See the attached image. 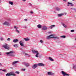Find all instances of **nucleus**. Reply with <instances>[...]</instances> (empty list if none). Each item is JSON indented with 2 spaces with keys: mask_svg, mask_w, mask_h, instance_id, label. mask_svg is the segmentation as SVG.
I'll return each mask as SVG.
<instances>
[{
  "mask_svg": "<svg viewBox=\"0 0 76 76\" xmlns=\"http://www.w3.org/2000/svg\"><path fill=\"white\" fill-rule=\"evenodd\" d=\"M15 73H16V74L19 75V73H20V72H19V71H16L15 72Z\"/></svg>",
  "mask_w": 76,
  "mask_h": 76,
  "instance_id": "obj_25",
  "label": "nucleus"
},
{
  "mask_svg": "<svg viewBox=\"0 0 76 76\" xmlns=\"http://www.w3.org/2000/svg\"><path fill=\"white\" fill-rule=\"evenodd\" d=\"M10 68L11 69H13V67H11Z\"/></svg>",
  "mask_w": 76,
  "mask_h": 76,
  "instance_id": "obj_49",
  "label": "nucleus"
},
{
  "mask_svg": "<svg viewBox=\"0 0 76 76\" xmlns=\"http://www.w3.org/2000/svg\"><path fill=\"white\" fill-rule=\"evenodd\" d=\"M19 61H14L12 62V65L14 67H16V64L18 63Z\"/></svg>",
  "mask_w": 76,
  "mask_h": 76,
  "instance_id": "obj_8",
  "label": "nucleus"
},
{
  "mask_svg": "<svg viewBox=\"0 0 76 76\" xmlns=\"http://www.w3.org/2000/svg\"><path fill=\"white\" fill-rule=\"evenodd\" d=\"M49 59L50 60V61H54V59L52 58H51V57H49Z\"/></svg>",
  "mask_w": 76,
  "mask_h": 76,
  "instance_id": "obj_20",
  "label": "nucleus"
},
{
  "mask_svg": "<svg viewBox=\"0 0 76 76\" xmlns=\"http://www.w3.org/2000/svg\"><path fill=\"white\" fill-rule=\"evenodd\" d=\"M56 26L55 25H52V26H50V27H49V28L50 29H53V28H54Z\"/></svg>",
  "mask_w": 76,
  "mask_h": 76,
  "instance_id": "obj_13",
  "label": "nucleus"
},
{
  "mask_svg": "<svg viewBox=\"0 0 76 76\" xmlns=\"http://www.w3.org/2000/svg\"><path fill=\"white\" fill-rule=\"evenodd\" d=\"M2 71H3L4 72H5V73H6L7 72V70H6V69H3Z\"/></svg>",
  "mask_w": 76,
  "mask_h": 76,
  "instance_id": "obj_26",
  "label": "nucleus"
},
{
  "mask_svg": "<svg viewBox=\"0 0 76 76\" xmlns=\"http://www.w3.org/2000/svg\"><path fill=\"white\" fill-rule=\"evenodd\" d=\"M13 46L14 47H15V48H17V47H18V45L16 44L14 45Z\"/></svg>",
  "mask_w": 76,
  "mask_h": 76,
  "instance_id": "obj_27",
  "label": "nucleus"
},
{
  "mask_svg": "<svg viewBox=\"0 0 76 76\" xmlns=\"http://www.w3.org/2000/svg\"><path fill=\"white\" fill-rule=\"evenodd\" d=\"M3 47L5 49H6V50H9V46L7 44L3 45Z\"/></svg>",
  "mask_w": 76,
  "mask_h": 76,
  "instance_id": "obj_6",
  "label": "nucleus"
},
{
  "mask_svg": "<svg viewBox=\"0 0 76 76\" xmlns=\"http://www.w3.org/2000/svg\"><path fill=\"white\" fill-rule=\"evenodd\" d=\"M4 40V39H3V38L1 37L0 38V40L1 41H3Z\"/></svg>",
  "mask_w": 76,
  "mask_h": 76,
  "instance_id": "obj_31",
  "label": "nucleus"
},
{
  "mask_svg": "<svg viewBox=\"0 0 76 76\" xmlns=\"http://www.w3.org/2000/svg\"><path fill=\"white\" fill-rule=\"evenodd\" d=\"M3 25H7V26H10V23L7 21H5L3 23Z\"/></svg>",
  "mask_w": 76,
  "mask_h": 76,
  "instance_id": "obj_9",
  "label": "nucleus"
},
{
  "mask_svg": "<svg viewBox=\"0 0 76 76\" xmlns=\"http://www.w3.org/2000/svg\"><path fill=\"white\" fill-rule=\"evenodd\" d=\"M53 36V34H51L50 36H48L47 37V39L55 38V39H59V37H54Z\"/></svg>",
  "mask_w": 76,
  "mask_h": 76,
  "instance_id": "obj_4",
  "label": "nucleus"
},
{
  "mask_svg": "<svg viewBox=\"0 0 76 76\" xmlns=\"http://www.w3.org/2000/svg\"><path fill=\"white\" fill-rule=\"evenodd\" d=\"M32 52L34 54L36 53L35 56L36 57H37V58L39 57V58H41V57L42 56V54H40L39 52H38V51H36L35 50H32Z\"/></svg>",
  "mask_w": 76,
  "mask_h": 76,
  "instance_id": "obj_1",
  "label": "nucleus"
},
{
  "mask_svg": "<svg viewBox=\"0 0 76 76\" xmlns=\"http://www.w3.org/2000/svg\"><path fill=\"white\" fill-rule=\"evenodd\" d=\"M6 76H16V75L14 73V72H11L10 73H7L6 75Z\"/></svg>",
  "mask_w": 76,
  "mask_h": 76,
  "instance_id": "obj_5",
  "label": "nucleus"
},
{
  "mask_svg": "<svg viewBox=\"0 0 76 76\" xmlns=\"http://www.w3.org/2000/svg\"><path fill=\"white\" fill-rule=\"evenodd\" d=\"M19 44L21 46H23V47H24V45L23 44V43H22V41H20L19 42Z\"/></svg>",
  "mask_w": 76,
  "mask_h": 76,
  "instance_id": "obj_14",
  "label": "nucleus"
},
{
  "mask_svg": "<svg viewBox=\"0 0 76 76\" xmlns=\"http://www.w3.org/2000/svg\"><path fill=\"white\" fill-rule=\"evenodd\" d=\"M2 66V64H1L0 63V66Z\"/></svg>",
  "mask_w": 76,
  "mask_h": 76,
  "instance_id": "obj_41",
  "label": "nucleus"
},
{
  "mask_svg": "<svg viewBox=\"0 0 76 76\" xmlns=\"http://www.w3.org/2000/svg\"><path fill=\"white\" fill-rule=\"evenodd\" d=\"M26 0H23V1H26Z\"/></svg>",
  "mask_w": 76,
  "mask_h": 76,
  "instance_id": "obj_43",
  "label": "nucleus"
},
{
  "mask_svg": "<svg viewBox=\"0 0 76 76\" xmlns=\"http://www.w3.org/2000/svg\"><path fill=\"white\" fill-rule=\"evenodd\" d=\"M61 73L62 74V75L63 76H69V74L66 73V72L63 71H61Z\"/></svg>",
  "mask_w": 76,
  "mask_h": 76,
  "instance_id": "obj_7",
  "label": "nucleus"
},
{
  "mask_svg": "<svg viewBox=\"0 0 76 76\" xmlns=\"http://www.w3.org/2000/svg\"><path fill=\"white\" fill-rule=\"evenodd\" d=\"M25 54L26 56H28V57H30V56L28 54V53H25Z\"/></svg>",
  "mask_w": 76,
  "mask_h": 76,
  "instance_id": "obj_29",
  "label": "nucleus"
},
{
  "mask_svg": "<svg viewBox=\"0 0 76 76\" xmlns=\"http://www.w3.org/2000/svg\"><path fill=\"white\" fill-rule=\"evenodd\" d=\"M30 13H31V14H33V12H32V11H31L30 12Z\"/></svg>",
  "mask_w": 76,
  "mask_h": 76,
  "instance_id": "obj_42",
  "label": "nucleus"
},
{
  "mask_svg": "<svg viewBox=\"0 0 76 76\" xmlns=\"http://www.w3.org/2000/svg\"><path fill=\"white\" fill-rule=\"evenodd\" d=\"M24 20H25V21H27V20H28L27 19H25Z\"/></svg>",
  "mask_w": 76,
  "mask_h": 76,
  "instance_id": "obj_39",
  "label": "nucleus"
},
{
  "mask_svg": "<svg viewBox=\"0 0 76 76\" xmlns=\"http://www.w3.org/2000/svg\"><path fill=\"white\" fill-rule=\"evenodd\" d=\"M64 14H65V15H66V14H67V13H66V12H65L64 13Z\"/></svg>",
  "mask_w": 76,
  "mask_h": 76,
  "instance_id": "obj_45",
  "label": "nucleus"
},
{
  "mask_svg": "<svg viewBox=\"0 0 76 76\" xmlns=\"http://www.w3.org/2000/svg\"><path fill=\"white\" fill-rule=\"evenodd\" d=\"M74 30H72L71 31V32H74Z\"/></svg>",
  "mask_w": 76,
  "mask_h": 76,
  "instance_id": "obj_35",
  "label": "nucleus"
},
{
  "mask_svg": "<svg viewBox=\"0 0 76 76\" xmlns=\"http://www.w3.org/2000/svg\"><path fill=\"white\" fill-rule=\"evenodd\" d=\"M13 53H14V51H10L9 52H6L4 53L5 54H7V56H10L11 57H15V55L13 54Z\"/></svg>",
  "mask_w": 76,
  "mask_h": 76,
  "instance_id": "obj_3",
  "label": "nucleus"
},
{
  "mask_svg": "<svg viewBox=\"0 0 76 76\" xmlns=\"http://www.w3.org/2000/svg\"><path fill=\"white\" fill-rule=\"evenodd\" d=\"M62 25L63 26H64V28H66V27H67L66 25H65L64 23H62Z\"/></svg>",
  "mask_w": 76,
  "mask_h": 76,
  "instance_id": "obj_22",
  "label": "nucleus"
},
{
  "mask_svg": "<svg viewBox=\"0 0 76 76\" xmlns=\"http://www.w3.org/2000/svg\"><path fill=\"white\" fill-rule=\"evenodd\" d=\"M48 75H54V73H53L51 72H48Z\"/></svg>",
  "mask_w": 76,
  "mask_h": 76,
  "instance_id": "obj_10",
  "label": "nucleus"
},
{
  "mask_svg": "<svg viewBox=\"0 0 76 76\" xmlns=\"http://www.w3.org/2000/svg\"><path fill=\"white\" fill-rule=\"evenodd\" d=\"M2 70V69H0V70Z\"/></svg>",
  "mask_w": 76,
  "mask_h": 76,
  "instance_id": "obj_47",
  "label": "nucleus"
},
{
  "mask_svg": "<svg viewBox=\"0 0 76 76\" xmlns=\"http://www.w3.org/2000/svg\"><path fill=\"white\" fill-rule=\"evenodd\" d=\"M47 29V27L46 26H43L42 27V30L46 31Z\"/></svg>",
  "mask_w": 76,
  "mask_h": 76,
  "instance_id": "obj_12",
  "label": "nucleus"
},
{
  "mask_svg": "<svg viewBox=\"0 0 76 76\" xmlns=\"http://www.w3.org/2000/svg\"><path fill=\"white\" fill-rule=\"evenodd\" d=\"M40 42L41 43H43V41L42 40H40Z\"/></svg>",
  "mask_w": 76,
  "mask_h": 76,
  "instance_id": "obj_33",
  "label": "nucleus"
},
{
  "mask_svg": "<svg viewBox=\"0 0 76 76\" xmlns=\"http://www.w3.org/2000/svg\"><path fill=\"white\" fill-rule=\"evenodd\" d=\"M56 10L57 11H60V8L58 7H56Z\"/></svg>",
  "mask_w": 76,
  "mask_h": 76,
  "instance_id": "obj_21",
  "label": "nucleus"
},
{
  "mask_svg": "<svg viewBox=\"0 0 76 76\" xmlns=\"http://www.w3.org/2000/svg\"><path fill=\"white\" fill-rule=\"evenodd\" d=\"M73 69H76V65H73Z\"/></svg>",
  "mask_w": 76,
  "mask_h": 76,
  "instance_id": "obj_30",
  "label": "nucleus"
},
{
  "mask_svg": "<svg viewBox=\"0 0 76 76\" xmlns=\"http://www.w3.org/2000/svg\"><path fill=\"white\" fill-rule=\"evenodd\" d=\"M22 71H25V69H22Z\"/></svg>",
  "mask_w": 76,
  "mask_h": 76,
  "instance_id": "obj_36",
  "label": "nucleus"
},
{
  "mask_svg": "<svg viewBox=\"0 0 76 76\" xmlns=\"http://www.w3.org/2000/svg\"><path fill=\"white\" fill-rule=\"evenodd\" d=\"M71 9H72V10H73V9H74V8H71Z\"/></svg>",
  "mask_w": 76,
  "mask_h": 76,
  "instance_id": "obj_44",
  "label": "nucleus"
},
{
  "mask_svg": "<svg viewBox=\"0 0 76 76\" xmlns=\"http://www.w3.org/2000/svg\"><path fill=\"white\" fill-rule=\"evenodd\" d=\"M63 1H64L66 2V1H67V0H63Z\"/></svg>",
  "mask_w": 76,
  "mask_h": 76,
  "instance_id": "obj_40",
  "label": "nucleus"
},
{
  "mask_svg": "<svg viewBox=\"0 0 76 76\" xmlns=\"http://www.w3.org/2000/svg\"><path fill=\"white\" fill-rule=\"evenodd\" d=\"M38 66H45V65L41 63H39L38 64H35L34 65H32V68L33 69H35Z\"/></svg>",
  "mask_w": 76,
  "mask_h": 76,
  "instance_id": "obj_2",
  "label": "nucleus"
},
{
  "mask_svg": "<svg viewBox=\"0 0 76 76\" xmlns=\"http://www.w3.org/2000/svg\"><path fill=\"white\" fill-rule=\"evenodd\" d=\"M0 55H1V53H0Z\"/></svg>",
  "mask_w": 76,
  "mask_h": 76,
  "instance_id": "obj_50",
  "label": "nucleus"
},
{
  "mask_svg": "<svg viewBox=\"0 0 76 76\" xmlns=\"http://www.w3.org/2000/svg\"><path fill=\"white\" fill-rule=\"evenodd\" d=\"M68 4H70L71 6H74V4H73L72 3H71L69 2H68Z\"/></svg>",
  "mask_w": 76,
  "mask_h": 76,
  "instance_id": "obj_18",
  "label": "nucleus"
},
{
  "mask_svg": "<svg viewBox=\"0 0 76 76\" xmlns=\"http://www.w3.org/2000/svg\"><path fill=\"white\" fill-rule=\"evenodd\" d=\"M72 0V1H75V0Z\"/></svg>",
  "mask_w": 76,
  "mask_h": 76,
  "instance_id": "obj_51",
  "label": "nucleus"
},
{
  "mask_svg": "<svg viewBox=\"0 0 76 76\" xmlns=\"http://www.w3.org/2000/svg\"><path fill=\"white\" fill-rule=\"evenodd\" d=\"M75 71H76V70H75Z\"/></svg>",
  "mask_w": 76,
  "mask_h": 76,
  "instance_id": "obj_52",
  "label": "nucleus"
},
{
  "mask_svg": "<svg viewBox=\"0 0 76 76\" xmlns=\"http://www.w3.org/2000/svg\"><path fill=\"white\" fill-rule=\"evenodd\" d=\"M14 28L15 29H17L19 28H18V27H16V26H15L14 27Z\"/></svg>",
  "mask_w": 76,
  "mask_h": 76,
  "instance_id": "obj_28",
  "label": "nucleus"
},
{
  "mask_svg": "<svg viewBox=\"0 0 76 76\" xmlns=\"http://www.w3.org/2000/svg\"><path fill=\"white\" fill-rule=\"evenodd\" d=\"M9 21H10V19H9Z\"/></svg>",
  "mask_w": 76,
  "mask_h": 76,
  "instance_id": "obj_48",
  "label": "nucleus"
},
{
  "mask_svg": "<svg viewBox=\"0 0 76 76\" xmlns=\"http://www.w3.org/2000/svg\"><path fill=\"white\" fill-rule=\"evenodd\" d=\"M7 41H10V38H8L7 39Z\"/></svg>",
  "mask_w": 76,
  "mask_h": 76,
  "instance_id": "obj_34",
  "label": "nucleus"
},
{
  "mask_svg": "<svg viewBox=\"0 0 76 76\" xmlns=\"http://www.w3.org/2000/svg\"><path fill=\"white\" fill-rule=\"evenodd\" d=\"M74 10H75V12H76V8H74V9H73Z\"/></svg>",
  "mask_w": 76,
  "mask_h": 76,
  "instance_id": "obj_37",
  "label": "nucleus"
},
{
  "mask_svg": "<svg viewBox=\"0 0 76 76\" xmlns=\"http://www.w3.org/2000/svg\"><path fill=\"white\" fill-rule=\"evenodd\" d=\"M67 6H69V4L67 5Z\"/></svg>",
  "mask_w": 76,
  "mask_h": 76,
  "instance_id": "obj_46",
  "label": "nucleus"
},
{
  "mask_svg": "<svg viewBox=\"0 0 76 76\" xmlns=\"http://www.w3.org/2000/svg\"><path fill=\"white\" fill-rule=\"evenodd\" d=\"M15 31H16V32H17L18 33H19V30H18L17 29H16L15 30Z\"/></svg>",
  "mask_w": 76,
  "mask_h": 76,
  "instance_id": "obj_32",
  "label": "nucleus"
},
{
  "mask_svg": "<svg viewBox=\"0 0 76 76\" xmlns=\"http://www.w3.org/2000/svg\"><path fill=\"white\" fill-rule=\"evenodd\" d=\"M9 3L10 4H11V5H13V2H12V1H9Z\"/></svg>",
  "mask_w": 76,
  "mask_h": 76,
  "instance_id": "obj_23",
  "label": "nucleus"
},
{
  "mask_svg": "<svg viewBox=\"0 0 76 76\" xmlns=\"http://www.w3.org/2000/svg\"><path fill=\"white\" fill-rule=\"evenodd\" d=\"M24 64L26 67H28L30 66V64L29 63H24Z\"/></svg>",
  "mask_w": 76,
  "mask_h": 76,
  "instance_id": "obj_11",
  "label": "nucleus"
},
{
  "mask_svg": "<svg viewBox=\"0 0 76 76\" xmlns=\"http://www.w3.org/2000/svg\"><path fill=\"white\" fill-rule=\"evenodd\" d=\"M18 39H14L13 40V42H15V43H16V42H18Z\"/></svg>",
  "mask_w": 76,
  "mask_h": 76,
  "instance_id": "obj_16",
  "label": "nucleus"
},
{
  "mask_svg": "<svg viewBox=\"0 0 76 76\" xmlns=\"http://www.w3.org/2000/svg\"><path fill=\"white\" fill-rule=\"evenodd\" d=\"M61 37L62 38H66V36H61Z\"/></svg>",
  "mask_w": 76,
  "mask_h": 76,
  "instance_id": "obj_24",
  "label": "nucleus"
},
{
  "mask_svg": "<svg viewBox=\"0 0 76 76\" xmlns=\"http://www.w3.org/2000/svg\"><path fill=\"white\" fill-rule=\"evenodd\" d=\"M37 27L38 28H39L40 29H41V28H42L41 25L40 24H38L37 25Z\"/></svg>",
  "mask_w": 76,
  "mask_h": 76,
  "instance_id": "obj_17",
  "label": "nucleus"
},
{
  "mask_svg": "<svg viewBox=\"0 0 76 76\" xmlns=\"http://www.w3.org/2000/svg\"><path fill=\"white\" fill-rule=\"evenodd\" d=\"M24 39L25 41H29V39H28V38H24Z\"/></svg>",
  "mask_w": 76,
  "mask_h": 76,
  "instance_id": "obj_19",
  "label": "nucleus"
},
{
  "mask_svg": "<svg viewBox=\"0 0 76 76\" xmlns=\"http://www.w3.org/2000/svg\"><path fill=\"white\" fill-rule=\"evenodd\" d=\"M29 6H32V4H31V3H29Z\"/></svg>",
  "mask_w": 76,
  "mask_h": 76,
  "instance_id": "obj_38",
  "label": "nucleus"
},
{
  "mask_svg": "<svg viewBox=\"0 0 76 76\" xmlns=\"http://www.w3.org/2000/svg\"><path fill=\"white\" fill-rule=\"evenodd\" d=\"M63 15H64V14L61 13L58 14V17H61V16H62Z\"/></svg>",
  "mask_w": 76,
  "mask_h": 76,
  "instance_id": "obj_15",
  "label": "nucleus"
}]
</instances>
